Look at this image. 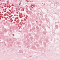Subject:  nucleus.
<instances>
[{"mask_svg": "<svg viewBox=\"0 0 60 60\" xmlns=\"http://www.w3.org/2000/svg\"><path fill=\"white\" fill-rule=\"evenodd\" d=\"M19 5H21V3H19Z\"/></svg>", "mask_w": 60, "mask_h": 60, "instance_id": "obj_1", "label": "nucleus"}]
</instances>
